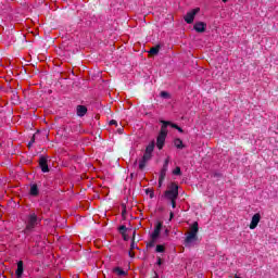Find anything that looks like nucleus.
<instances>
[{
	"mask_svg": "<svg viewBox=\"0 0 278 278\" xmlns=\"http://www.w3.org/2000/svg\"><path fill=\"white\" fill-rule=\"evenodd\" d=\"M162 126H161V130L159 132V136L156 137V147L160 151H162V149H164V144L166 142V137L168 136V125H170V122H166L164 119L161 121Z\"/></svg>",
	"mask_w": 278,
	"mask_h": 278,
	"instance_id": "obj_1",
	"label": "nucleus"
},
{
	"mask_svg": "<svg viewBox=\"0 0 278 278\" xmlns=\"http://www.w3.org/2000/svg\"><path fill=\"white\" fill-rule=\"evenodd\" d=\"M154 149H155V141H151L147 146L142 159L139 161V168H140V170H144V166H147V163L149 162V160H151L153 157Z\"/></svg>",
	"mask_w": 278,
	"mask_h": 278,
	"instance_id": "obj_2",
	"label": "nucleus"
},
{
	"mask_svg": "<svg viewBox=\"0 0 278 278\" xmlns=\"http://www.w3.org/2000/svg\"><path fill=\"white\" fill-rule=\"evenodd\" d=\"M42 219L38 218V215L36 213H30L26 218V227L24 229V233H31L38 225H40V222Z\"/></svg>",
	"mask_w": 278,
	"mask_h": 278,
	"instance_id": "obj_3",
	"label": "nucleus"
},
{
	"mask_svg": "<svg viewBox=\"0 0 278 278\" xmlns=\"http://www.w3.org/2000/svg\"><path fill=\"white\" fill-rule=\"evenodd\" d=\"M179 197V186L175 182H172L168 190L165 191V199L168 201L177 200Z\"/></svg>",
	"mask_w": 278,
	"mask_h": 278,
	"instance_id": "obj_4",
	"label": "nucleus"
},
{
	"mask_svg": "<svg viewBox=\"0 0 278 278\" xmlns=\"http://www.w3.org/2000/svg\"><path fill=\"white\" fill-rule=\"evenodd\" d=\"M170 160L166 159L163 167L161 169V174L159 177V188H162V184L164 182V179H166V173L168 172V164H169Z\"/></svg>",
	"mask_w": 278,
	"mask_h": 278,
	"instance_id": "obj_5",
	"label": "nucleus"
},
{
	"mask_svg": "<svg viewBox=\"0 0 278 278\" xmlns=\"http://www.w3.org/2000/svg\"><path fill=\"white\" fill-rule=\"evenodd\" d=\"M199 12H201L200 8H195L191 11H189L186 15H185V22L188 25H192V23H194V16H197V14H199Z\"/></svg>",
	"mask_w": 278,
	"mask_h": 278,
	"instance_id": "obj_6",
	"label": "nucleus"
},
{
	"mask_svg": "<svg viewBox=\"0 0 278 278\" xmlns=\"http://www.w3.org/2000/svg\"><path fill=\"white\" fill-rule=\"evenodd\" d=\"M163 223L162 222H157L155 227H154V230L151 235V238L153 240H157V238H160V233H162V227H163Z\"/></svg>",
	"mask_w": 278,
	"mask_h": 278,
	"instance_id": "obj_7",
	"label": "nucleus"
},
{
	"mask_svg": "<svg viewBox=\"0 0 278 278\" xmlns=\"http://www.w3.org/2000/svg\"><path fill=\"white\" fill-rule=\"evenodd\" d=\"M39 166L42 173H49V163H48L47 156H40Z\"/></svg>",
	"mask_w": 278,
	"mask_h": 278,
	"instance_id": "obj_8",
	"label": "nucleus"
},
{
	"mask_svg": "<svg viewBox=\"0 0 278 278\" xmlns=\"http://www.w3.org/2000/svg\"><path fill=\"white\" fill-rule=\"evenodd\" d=\"M199 240L198 235H189L185 238V247H192L193 242H197Z\"/></svg>",
	"mask_w": 278,
	"mask_h": 278,
	"instance_id": "obj_9",
	"label": "nucleus"
},
{
	"mask_svg": "<svg viewBox=\"0 0 278 278\" xmlns=\"http://www.w3.org/2000/svg\"><path fill=\"white\" fill-rule=\"evenodd\" d=\"M260 220H262V215H260V213L254 214L250 224V229H255L257 225H260Z\"/></svg>",
	"mask_w": 278,
	"mask_h": 278,
	"instance_id": "obj_10",
	"label": "nucleus"
},
{
	"mask_svg": "<svg viewBox=\"0 0 278 278\" xmlns=\"http://www.w3.org/2000/svg\"><path fill=\"white\" fill-rule=\"evenodd\" d=\"M76 114L80 118L86 116V114H88V108H86V105H77L76 106Z\"/></svg>",
	"mask_w": 278,
	"mask_h": 278,
	"instance_id": "obj_11",
	"label": "nucleus"
},
{
	"mask_svg": "<svg viewBox=\"0 0 278 278\" xmlns=\"http://www.w3.org/2000/svg\"><path fill=\"white\" fill-rule=\"evenodd\" d=\"M205 27H207V24L204 22H197L193 26V29H195L198 34H203V31H205Z\"/></svg>",
	"mask_w": 278,
	"mask_h": 278,
	"instance_id": "obj_12",
	"label": "nucleus"
},
{
	"mask_svg": "<svg viewBox=\"0 0 278 278\" xmlns=\"http://www.w3.org/2000/svg\"><path fill=\"white\" fill-rule=\"evenodd\" d=\"M188 233L191 235V236H198V233H199V223L198 222H194L191 225L190 230H189Z\"/></svg>",
	"mask_w": 278,
	"mask_h": 278,
	"instance_id": "obj_13",
	"label": "nucleus"
},
{
	"mask_svg": "<svg viewBox=\"0 0 278 278\" xmlns=\"http://www.w3.org/2000/svg\"><path fill=\"white\" fill-rule=\"evenodd\" d=\"M30 197H38L40 194V190L38 189V185L34 184L30 186L29 191Z\"/></svg>",
	"mask_w": 278,
	"mask_h": 278,
	"instance_id": "obj_14",
	"label": "nucleus"
},
{
	"mask_svg": "<svg viewBox=\"0 0 278 278\" xmlns=\"http://www.w3.org/2000/svg\"><path fill=\"white\" fill-rule=\"evenodd\" d=\"M23 273H24L23 261H20L17 263V269L15 271V275H16L17 278H21V277H23Z\"/></svg>",
	"mask_w": 278,
	"mask_h": 278,
	"instance_id": "obj_15",
	"label": "nucleus"
},
{
	"mask_svg": "<svg viewBox=\"0 0 278 278\" xmlns=\"http://www.w3.org/2000/svg\"><path fill=\"white\" fill-rule=\"evenodd\" d=\"M113 273H115L119 277H125L127 275V271L123 270L121 267H115L113 269Z\"/></svg>",
	"mask_w": 278,
	"mask_h": 278,
	"instance_id": "obj_16",
	"label": "nucleus"
},
{
	"mask_svg": "<svg viewBox=\"0 0 278 278\" xmlns=\"http://www.w3.org/2000/svg\"><path fill=\"white\" fill-rule=\"evenodd\" d=\"M160 49H161L160 45L152 47L149 51L150 55H157L160 53Z\"/></svg>",
	"mask_w": 278,
	"mask_h": 278,
	"instance_id": "obj_17",
	"label": "nucleus"
},
{
	"mask_svg": "<svg viewBox=\"0 0 278 278\" xmlns=\"http://www.w3.org/2000/svg\"><path fill=\"white\" fill-rule=\"evenodd\" d=\"M174 144L176 147V149H184L186 146H184V141H181V139H175L174 140Z\"/></svg>",
	"mask_w": 278,
	"mask_h": 278,
	"instance_id": "obj_18",
	"label": "nucleus"
},
{
	"mask_svg": "<svg viewBox=\"0 0 278 278\" xmlns=\"http://www.w3.org/2000/svg\"><path fill=\"white\" fill-rule=\"evenodd\" d=\"M155 253H166V247L164 244H157L155 248Z\"/></svg>",
	"mask_w": 278,
	"mask_h": 278,
	"instance_id": "obj_19",
	"label": "nucleus"
},
{
	"mask_svg": "<svg viewBox=\"0 0 278 278\" xmlns=\"http://www.w3.org/2000/svg\"><path fill=\"white\" fill-rule=\"evenodd\" d=\"M170 127H173V129H177V131H179V134H184V129L181 127H179L177 124H173L170 122V124H168Z\"/></svg>",
	"mask_w": 278,
	"mask_h": 278,
	"instance_id": "obj_20",
	"label": "nucleus"
},
{
	"mask_svg": "<svg viewBox=\"0 0 278 278\" xmlns=\"http://www.w3.org/2000/svg\"><path fill=\"white\" fill-rule=\"evenodd\" d=\"M155 242H157V239L151 238V241L147 244L148 249H153V247H155Z\"/></svg>",
	"mask_w": 278,
	"mask_h": 278,
	"instance_id": "obj_21",
	"label": "nucleus"
},
{
	"mask_svg": "<svg viewBox=\"0 0 278 278\" xmlns=\"http://www.w3.org/2000/svg\"><path fill=\"white\" fill-rule=\"evenodd\" d=\"M119 233H122V236H125V233H127V226H119Z\"/></svg>",
	"mask_w": 278,
	"mask_h": 278,
	"instance_id": "obj_22",
	"label": "nucleus"
},
{
	"mask_svg": "<svg viewBox=\"0 0 278 278\" xmlns=\"http://www.w3.org/2000/svg\"><path fill=\"white\" fill-rule=\"evenodd\" d=\"M173 175H181V167L177 166L174 170H173Z\"/></svg>",
	"mask_w": 278,
	"mask_h": 278,
	"instance_id": "obj_23",
	"label": "nucleus"
},
{
	"mask_svg": "<svg viewBox=\"0 0 278 278\" xmlns=\"http://www.w3.org/2000/svg\"><path fill=\"white\" fill-rule=\"evenodd\" d=\"M36 142V136L34 135L30 139V141L28 142V148H31V144H34Z\"/></svg>",
	"mask_w": 278,
	"mask_h": 278,
	"instance_id": "obj_24",
	"label": "nucleus"
},
{
	"mask_svg": "<svg viewBox=\"0 0 278 278\" xmlns=\"http://www.w3.org/2000/svg\"><path fill=\"white\" fill-rule=\"evenodd\" d=\"M161 97H163V99H168V97H170V96L168 94V92L162 91Z\"/></svg>",
	"mask_w": 278,
	"mask_h": 278,
	"instance_id": "obj_25",
	"label": "nucleus"
},
{
	"mask_svg": "<svg viewBox=\"0 0 278 278\" xmlns=\"http://www.w3.org/2000/svg\"><path fill=\"white\" fill-rule=\"evenodd\" d=\"M172 203V207L173 210H175V207H177V200H169Z\"/></svg>",
	"mask_w": 278,
	"mask_h": 278,
	"instance_id": "obj_26",
	"label": "nucleus"
},
{
	"mask_svg": "<svg viewBox=\"0 0 278 278\" xmlns=\"http://www.w3.org/2000/svg\"><path fill=\"white\" fill-rule=\"evenodd\" d=\"M162 264H163L162 257L157 256L156 265L162 266Z\"/></svg>",
	"mask_w": 278,
	"mask_h": 278,
	"instance_id": "obj_27",
	"label": "nucleus"
},
{
	"mask_svg": "<svg viewBox=\"0 0 278 278\" xmlns=\"http://www.w3.org/2000/svg\"><path fill=\"white\" fill-rule=\"evenodd\" d=\"M134 249H136V242H135L134 239H132V242H131V244H130V251H134Z\"/></svg>",
	"mask_w": 278,
	"mask_h": 278,
	"instance_id": "obj_28",
	"label": "nucleus"
},
{
	"mask_svg": "<svg viewBox=\"0 0 278 278\" xmlns=\"http://www.w3.org/2000/svg\"><path fill=\"white\" fill-rule=\"evenodd\" d=\"M110 125H115V126H117V125H118V122H116L115 119H112V121L110 122Z\"/></svg>",
	"mask_w": 278,
	"mask_h": 278,
	"instance_id": "obj_29",
	"label": "nucleus"
},
{
	"mask_svg": "<svg viewBox=\"0 0 278 278\" xmlns=\"http://www.w3.org/2000/svg\"><path fill=\"white\" fill-rule=\"evenodd\" d=\"M129 257H136V254L134 253V250L129 251Z\"/></svg>",
	"mask_w": 278,
	"mask_h": 278,
	"instance_id": "obj_30",
	"label": "nucleus"
},
{
	"mask_svg": "<svg viewBox=\"0 0 278 278\" xmlns=\"http://www.w3.org/2000/svg\"><path fill=\"white\" fill-rule=\"evenodd\" d=\"M174 217H175V213L170 212L169 213V220H173Z\"/></svg>",
	"mask_w": 278,
	"mask_h": 278,
	"instance_id": "obj_31",
	"label": "nucleus"
},
{
	"mask_svg": "<svg viewBox=\"0 0 278 278\" xmlns=\"http://www.w3.org/2000/svg\"><path fill=\"white\" fill-rule=\"evenodd\" d=\"M117 131H118V134H123V131H125V129L122 127V128H118Z\"/></svg>",
	"mask_w": 278,
	"mask_h": 278,
	"instance_id": "obj_32",
	"label": "nucleus"
},
{
	"mask_svg": "<svg viewBox=\"0 0 278 278\" xmlns=\"http://www.w3.org/2000/svg\"><path fill=\"white\" fill-rule=\"evenodd\" d=\"M153 197H154L153 191H150V199H153Z\"/></svg>",
	"mask_w": 278,
	"mask_h": 278,
	"instance_id": "obj_33",
	"label": "nucleus"
},
{
	"mask_svg": "<svg viewBox=\"0 0 278 278\" xmlns=\"http://www.w3.org/2000/svg\"><path fill=\"white\" fill-rule=\"evenodd\" d=\"M126 212H127V211L124 210V211L122 212V215L125 216Z\"/></svg>",
	"mask_w": 278,
	"mask_h": 278,
	"instance_id": "obj_34",
	"label": "nucleus"
},
{
	"mask_svg": "<svg viewBox=\"0 0 278 278\" xmlns=\"http://www.w3.org/2000/svg\"><path fill=\"white\" fill-rule=\"evenodd\" d=\"M154 278H160V276L157 275V273H155V277Z\"/></svg>",
	"mask_w": 278,
	"mask_h": 278,
	"instance_id": "obj_35",
	"label": "nucleus"
},
{
	"mask_svg": "<svg viewBox=\"0 0 278 278\" xmlns=\"http://www.w3.org/2000/svg\"><path fill=\"white\" fill-rule=\"evenodd\" d=\"M223 1V3H227V1H229V0H222Z\"/></svg>",
	"mask_w": 278,
	"mask_h": 278,
	"instance_id": "obj_36",
	"label": "nucleus"
},
{
	"mask_svg": "<svg viewBox=\"0 0 278 278\" xmlns=\"http://www.w3.org/2000/svg\"><path fill=\"white\" fill-rule=\"evenodd\" d=\"M166 236H168V229L165 230Z\"/></svg>",
	"mask_w": 278,
	"mask_h": 278,
	"instance_id": "obj_37",
	"label": "nucleus"
},
{
	"mask_svg": "<svg viewBox=\"0 0 278 278\" xmlns=\"http://www.w3.org/2000/svg\"><path fill=\"white\" fill-rule=\"evenodd\" d=\"M124 240H127V237H125V235H124Z\"/></svg>",
	"mask_w": 278,
	"mask_h": 278,
	"instance_id": "obj_38",
	"label": "nucleus"
},
{
	"mask_svg": "<svg viewBox=\"0 0 278 278\" xmlns=\"http://www.w3.org/2000/svg\"><path fill=\"white\" fill-rule=\"evenodd\" d=\"M2 278H5V276H2Z\"/></svg>",
	"mask_w": 278,
	"mask_h": 278,
	"instance_id": "obj_39",
	"label": "nucleus"
}]
</instances>
